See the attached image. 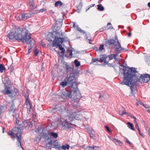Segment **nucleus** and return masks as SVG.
Masks as SVG:
<instances>
[{
  "mask_svg": "<svg viewBox=\"0 0 150 150\" xmlns=\"http://www.w3.org/2000/svg\"><path fill=\"white\" fill-rule=\"evenodd\" d=\"M9 40H16L18 42H26L27 44L32 45L33 40L29 33L28 30L24 28L16 26L13 28L12 32H10L8 35Z\"/></svg>",
  "mask_w": 150,
  "mask_h": 150,
  "instance_id": "obj_1",
  "label": "nucleus"
},
{
  "mask_svg": "<svg viewBox=\"0 0 150 150\" xmlns=\"http://www.w3.org/2000/svg\"><path fill=\"white\" fill-rule=\"evenodd\" d=\"M71 77L67 76L64 81L60 82V85L63 88L68 86V87L71 88L74 96L76 97L77 98H81V94L78 88L77 80L74 79L73 76Z\"/></svg>",
  "mask_w": 150,
  "mask_h": 150,
  "instance_id": "obj_2",
  "label": "nucleus"
},
{
  "mask_svg": "<svg viewBox=\"0 0 150 150\" xmlns=\"http://www.w3.org/2000/svg\"><path fill=\"white\" fill-rule=\"evenodd\" d=\"M23 128L21 125H19L17 126V127H16L13 128L12 130H10L7 132L8 135H10L11 138L13 139L16 137L17 138L18 142L17 145L19 147L23 148L21 142V136L22 130Z\"/></svg>",
  "mask_w": 150,
  "mask_h": 150,
  "instance_id": "obj_3",
  "label": "nucleus"
},
{
  "mask_svg": "<svg viewBox=\"0 0 150 150\" xmlns=\"http://www.w3.org/2000/svg\"><path fill=\"white\" fill-rule=\"evenodd\" d=\"M105 42V46L109 47L110 46H113V47L116 49H118L119 52L121 53L122 51H126L127 50H125V48L121 46L120 42H119L118 37L116 35H115L114 37L110 39H106Z\"/></svg>",
  "mask_w": 150,
  "mask_h": 150,
  "instance_id": "obj_4",
  "label": "nucleus"
},
{
  "mask_svg": "<svg viewBox=\"0 0 150 150\" xmlns=\"http://www.w3.org/2000/svg\"><path fill=\"white\" fill-rule=\"evenodd\" d=\"M67 112L68 115H70V116L66 119H61L60 124L63 127H64V128H67L69 129L75 128L76 125L74 124L75 122H74L73 115L71 114V110H69L68 109Z\"/></svg>",
  "mask_w": 150,
  "mask_h": 150,
  "instance_id": "obj_5",
  "label": "nucleus"
},
{
  "mask_svg": "<svg viewBox=\"0 0 150 150\" xmlns=\"http://www.w3.org/2000/svg\"><path fill=\"white\" fill-rule=\"evenodd\" d=\"M55 25L52 28V31L49 33L46 38V40L49 42L47 46L50 47H56V22L54 23Z\"/></svg>",
  "mask_w": 150,
  "mask_h": 150,
  "instance_id": "obj_6",
  "label": "nucleus"
},
{
  "mask_svg": "<svg viewBox=\"0 0 150 150\" xmlns=\"http://www.w3.org/2000/svg\"><path fill=\"white\" fill-rule=\"evenodd\" d=\"M64 69L67 72V75L68 77H74V79H77L80 74L79 71L76 69H74V66L72 65L69 64L67 62H65Z\"/></svg>",
  "mask_w": 150,
  "mask_h": 150,
  "instance_id": "obj_7",
  "label": "nucleus"
},
{
  "mask_svg": "<svg viewBox=\"0 0 150 150\" xmlns=\"http://www.w3.org/2000/svg\"><path fill=\"white\" fill-rule=\"evenodd\" d=\"M137 68H134L133 69L135 70L134 73H132V74L133 76H132V81L135 82V83L137 85L141 83L144 82L145 81V79L147 78V76H149L148 74L147 73H145L143 74H141V76H139L140 74L138 73V72L136 70Z\"/></svg>",
  "mask_w": 150,
  "mask_h": 150,
  "instance_id": "obj_8",
  "label": "nucleus"
},
{
  "mask_svg": "<svg viewBox=\"0 0 150 150\" xmlns=\"http://www.w3.org/2000/svg\"><path fill=\"white\" fill-rule=\"evenodd\" d=\"M120 66L123 67V69H122L119 67V69L121 71L122 70L123 71V74L124 78L123 79L122 81H125L126 79L130 78L132 76H133L132 73H135V70L133 69L134 68V67H125V66L122 64H120Z\"/></svg>",
  "mask_w": 150,
  "mask_h": 150,
  "instance_id": "obj_9",
  "label": "nucleus"
},
{
  "mask_svg": "<svg viewBox=\"0 0 150 150\" xmlns=\"http://www.w3.org/2000/svg\"><path fill=\"white\" fill-rule=\"evenodd\" d=\"M132 77L126 79L125 81H123L120 83L122 85H126L130 87L131 89V93L132 94L130 95V96H133L135 97V95L136 93L137 90L135 89L134 88L135 86H137V85L135 83V82L132 81Z\"/></svg>",
  "mask_w": 150,
  "mask_h": 150,
  "instance_id": "obj_10",
  "label": "nucleus"
},
{
  "mask_svg": "<svg viewBox=\"0 0 150 150\" xmlns=\"http://www.w3.org/2000/svg\"><path fill=\"white\" fill-rule=\"evenodd\" d=\"M47 133H44V131L40 135L45 139V141L47 143V146L49 147L56 148V141L52 139L51 136L49 134L48 132Z\"/></svg>",
  "mask_w": 150,
  "mask_h": 150,
  "instance_id": "obj_11",
  "label": "nucleus"
},
{
  "mask_svg": "<svg viewBox=\"0 0 150 150\" xmlns=\"http://www.w3.org/2000/svg\"><path fill=\"white\" fill-rule=\"evenodd\" d=\"M18 109L16 107L14 103H12L10 104V106L8 110V113L9 115L14 117L17 115Z\"/></svg>",
  "mask_w": 150,
  "mask_h": 150,
  "instance_id": "obj_12",
  "label": "nucleus"
},
{
  "mask_svg": "<svg viewBox=\"0 0 150 150\" xmlns=\"http://www.w3.org/2000/svg\"><path fill=\"white\" fill-rule=\"evenodd\" d=\"M71 90H65L61 93V97L64 99H71L72 94Z\"/></svg>",
  "mask_w": 150,
  "mask_h": 150,
  "instance_id": "obj_13",
  "label": "nucleus"
},
{
  "mask_svg": "<svg viewBox=\"0 0 150 150\" xmlns=\"http://www.w3.org/2000/svg\"><path fill=\"white\" fill-rule=\"evenodd\" d=\"M59 21L57 20V36L60 37L63 35L60 28L62 26V19H59Z\"/></svg>",
  "mask_w": 150,
  "mask_h": 150,
  "instance_id": "obj_14",
  "label": "nucleus"
},
{
  "mask_svg": "<svg viewBox=\"0 0 150 150\" xmlns=\"http://www.w3.org/2000/svg\"><path fill=\"white\" fill-rule=\"evenodd\" d=\"M65 106L61 104H57V113L61 114L63 112L65 111Z\"/></svg>",
  "mask_w": 150,
  "mask_h": 150,
  "instance_id": "obj_15",
  "label": "nucleus"
},
{
  "mask_svg": "<svg viewBox=\"0 0 150 150\" xmlns=\"http://www.w3.org/2000/svg\"><path fill=\"white\" fill-rule=\"evenodd\" d=\"M13 120H15V121H16V126L17 127V126L19 125H21L23 127V128L25 127H26V126H25L24 125L25 124L27 125L28 124V122H22V123H21V122H20V121L18 119L17 116H14L13 117Z\"/></svg>",
  "mask_w": 150,
  "mask_h": 150,
  "instance_id": "obj_16",
  "label": "nucleus"
},
{
  "mask_svg": "<svg viewBox=\"0 0 150 150\" xmlns=\"http://www.w3.org/2000/svg\"><path fill=\"white\" fill-rule=\"evenodd\" d=\"M44 128L41 127V125L37 126L35 127V132L38 134L39 135H40L43 133V132L45 131Z\"/></svg>",
  "mask_w": 150,
  "mask_h": 150,
  "instance_id": "obj_17",
  "label": "nucleus"
},
{
  "mask_svg": "<svg viewBox=\"0 0 150 150\" xmlns=\"http://www.w3.org/2000/svg\"><path fill=\"white\" fill-rule=\"evenodd\" d=\"M23 21L26 20L31 18V14L28 13H21Z\"/></svg>",
  "mask_w": 150,
  "mask_h": 150,
  "instance_id": "obj_18",
  "label": "nucleus"
},
{
  "mask_svg": "<svg viewBox=\"0 0 150 150\" xmlns=\"http://www.w3.org/2000/svg\"><path fill=\"white\" fill-rule=\"evenodd\" d=\"M100 94L99 98L100 100L103 101L107 100L108 96L106 95L103 93L102 92L100 93Z\"/></svg>",
  "mask_w": 150,
  "mask_h": 150,
  "instance_id": "obj_19",
  "label": "nucleus"
},
{
  "mask_svg": "<svg viewBox=\"0 0 150 150\" xmlns=\"http://www.w3.org/2000/svg\"><path fill=\"white\" fill-rule=\"evenodd\" d=\"M100 58L99 59V62L101 63L104 62L105 60H106L107 57L106 56L105 54H101L100 55Z\"/></svg>",
  "mask_w": 150,
  "mask_h": 150,
  "instance_id": "obj_20",
  "label": "nucleus"
},
{
  "mask_svg": "<svg viewBox=\"0 0 150 150\" xmlns=\"http://www.w3.org/2000/svg\"><path fill=\"white\" fill-rule=\"evenodd\" d=\"M109 138L112 141L114 142L116 145H118L120 144H122V142L121 141L115 138H112L111 137H110Z\"/></svg>",
  "mask_w": 150,
  "mask_h": 150,
  "instance_id": "obj_21",
  "label": "nucleus"
},
{
  "mask_svg": "<svg viewBox=\"0 0 150 150\" xmlns=\"http://www.w3.org/2000/svg\"><path fill=\"white\" fill-rule=\"evenodd\" d=\"M9 88L7 86L5 85V89L4 91H3L5 95L6 94H10L11 93V91L9 89Z\"/></svg>",
  "mask_w": 150,
  "mask_h": 150,
  "instance_id": "obj_22",
  "label": "nucleus"
},
{
  "mask_svg": "<svg viewBox=\"0 0 150 150\" xmlns=\"http://www.w3.org/2000/svg\"><path fill=\"white\" fill-rule=\"evenodd\" d=\"M65 40V38L64 37H59L57 36V44H61Z\"/></svg>",
  "mask_w": 150,
  "mask_h": 150,
  "instance_id": "obj_23",
  "label": "nucleus"
},
{
  "mask_svg": "<svg viewBox=\"0 0 150 150\" xmlns=\"http://www.w3.org/2000/svg\"><path fill=\"white\" fill-rule=\"evenodd\" d=\"M58 47L59 50L61 51V53L62 54H64L65 52V50L64 48L62 47L61 44H57V47Z\"/></svg>",
  "mask_w": 150,
  "mask_h": 150,
  "instance_id": "obj_24",
  "label": "nucleus"
},
{
  "mask_svg": "<svg viewBox=\"0 0 150 150\" xmlns=\"http://www.w3.org/2000/svg\"><path fill=\"white\" fill-rule=\"evenodd\" d=\"M65 4L63 3L61 1H57V8H58L59 7V8H62L64 6Z\"/></svg>",
  "mask_w": 150,
  "mask_h": 150,
  "instance_id": "obj_25",
  "label": "nucleus"
},
{
  "mask_svg": "<svg viewBox=\"0 0 150 150\" xmlns=\"http://www.w3.org/2000/svg\"><path fill=\"white\" fill-rule=\"evenodd\" d=\"M127 127L129 128L133 131L135 130V129L134 127L133 124L132 123L130 122H128L127 123Z\"/></svg>",
  "mask_w": 150,
  "mask_h": 150,
  "instance_id": "obj_26",
  "label": "nucleus"
},
{
  "mask_svg": "<svg viewBox=\"0 0 150 150\" xmlns=\"http://www.w3.org/2000/svg\"><path fill=\"white\" fill-rule=\"evenodd\" d=\"M50 110L52 113L53 114H55L56 112V105L50 108Z\"/></svg>",
  "mask_w": 150,
  "mask_h": 150,
  "instance_id": "obj_27",
  "label": "nucleus"
},
{
  "mask_svg": "<svg viewBox=\"0 0 150 150\" xmlns=\"http://www.w3.org/2000/svg\"><path fill=\"white\" fill-rule=\"evenodd\" d=\"M99 147L98 146H89L87 147L84 149L85 150H94L95 148Z\"/></svg>",
  "mask_w": 150,
  "mask_h": 150,
  "instance_id": "obj_28",
  "label": "nucleus"
},
{
  "mask_svg": "<svg viewBox=\"0 0 150 150\" xmlns=\"http://www.w3.org/2000/svg\"><path fill=\"white\" fill-rule=\"evenodd\" d=\"M97 9L100 11H102L104 10V8L102 6L101 4H100L97 5Z\"/></svg>",
  "mask_w": 150,
  "mask_h": 150,
  "instance_id": "obj_29",
  "label": "nucleus"
},
{
  "mask_svg": "<svg viewBox=\"0 0 150 150\" xmlns=\"http://www.w3.org/2000/svg\"><path fill=\"white\" fill-rule=\"evenodd\" d=\"M29 5L31 7L33 8V9L35 8L34 0H29Z\"/></svg>",
  "mask_w": 150,
  "mask_h": 150,
  "instance_id": "obj_30",
  "label": "nucleus"
},
{
  "mask_svg": "<svg viewBox=\"0 0 150 150\" xmlns=\"http://www.w3.org/2000/svg\"><path fill=\"white\" fill-rule=\"evenodd\" d=\"M10 98L11 99L12 103H14V100L15 99V95L13 93H12L9 96Z\"/></svg>",
  "mask_w": 150,
  "mask_h": 150,
  "instance_id": "obj_31",
  "label": "nucleus"
},
{
  "mask_svg": "<svg viewBox=\"0 0 150 150\" xmlns=\"http://www.w3.org/2000/svg\"><path fill=\"white\" fill-rule=\"evenodd\" d=\"M26 105V108L27 109V112L29 114L30 112V110L31 108V106L30 104H25Z\"/></svg>",
  "mask_w": 150,
  "mask_h": 150,
  "instance_id": "obj_32",
  "label": "nucleus"
},
{
  "mask_svg": "<svg viewBox=\"0 0 150 150\" xmlns=\"http://www.w3.org/2000/svg\"><path fill=\"white\" fill-rule=\"evenodd\" d=\"M71 114L73 115V117L74 118V120L75 119L76 120H79V119L80 118V117H79V116L78 114L76 115V112H71Z\"/></svg>",
  "mask_w": 150,
  "mask_h": 150,
  "instance_id": "obj_33",
  "label": "nucleus"
},
{
  "mask_svg": "<svg viewBox=\"0 0 150 150\" xmlns=\"http://www.w3.org/2000/svg\"><path fill=\"white\" fill-rule=\"evenodd\" d=\"M62 148L64 150H65L67 149H69L70 148V146L68 144H65V145H62Z\"/></svg>",
  "mask_w": 150,
  "mask_h": 150,
  "instance_id": "obj_34",
  "label": "nucleus"
},
{
  "mask_svg": "<svg viewBox=\"0 0 150 150\" xmlns=\"http://www.w3.org/2000/svg\"><path fill=\"white\" fill-rule=\"evenodd\" d=\"M119 50H118V49H116L115 48L114 51V52L115 54H113V56L114 57H117L118 56V54L120 53V51L119 52Z\"/></svg>",
  "mask_w": 150,
  "mask_h": 150,
  "instance_id": "obj_35",
  "label": "nucleus"
},
{
  "mask_svg": "<svg viewBox=\"0 0 150 150\" xmlns=\"http://www.w3.org/2000/svg\"><path fill=\"white\" fill-rule=\"evenodd\" d=\"M16 18L17 20L18 21H23L21 14V15L20 14H17L16 16Z\"/></svg>",
  "mask_w": 150,
  "mask_h": 150,
  "instance_id": "obj_36",
  "label": "nucleus"
},
{
  "mask_svg": "<svg viewBox=\"0 0 150 150\" xmlns=\"http://www.w3.org/2000/svg\"><path fill=\"white\" fill-rule=\"evenodd\" d=\"M74 63L75 64V66L76 67H79L81 64L80 62L77 59L74 60Z\"/></svg>",
  "mask_w": 150,
  "mask_h": 150,
  "instance_id": "obj_37",
  "label": "nucleus"
},
{
  "mask_svg": "<svg viewBox=\"0 0 150 150\" xmlns=\"http://www.w3.org/2000/svg\"><path fill=\"white\" fill-rule=\"evenodd\" d=\"M5 69L4 66L2 64H0V71L1 73H2L4 70Z\"/></svg>",
  "mask_w": 150,
  "mask_h": 150,
  "instance_id": "obj_38",
  "label": "nucleus"
},
{
  "mask_svg": "<svg viewBox=\"0 0 150 150\" xmlns=\"http://www.w3.org/2000/svg\"><path fill=\"white\" fill-rule=\"evenodd\" d=\"M79 101H74L72 104V105L75 108H77L79 104Z\"/></svg>",
  "mask_w": 150,
  "mask_h": 150,
  "instance_id": "obj_39",
  "label": "nucleus"
},
{
  "mask_svg": "<svg viewBox=\"0 0 150 150\" xmlns=\"http://www.w3.org/2000/svg\"><path fill=\"white\" fill-rule=\"evenodd\" d=\"M73 27L74 28H75V27L76 28V29L78 30L79 31H81V29L77 25H76L75 23V22H73Z\"/></svg>",
  "mask_w": 150,
  "mask_h": 150,
  "instance_id": "obj_40",
  "label": "nucleus"
},
{
  "mask_svg": "<svg viewBox=\"0 0 150 150\" xmlns=\"http://www.w3.org/2000/svg\"><path fill=\"white\" fill-rule=\"evenodd\" d=\"M97 61L99 62V59L98 58H92L91 60V62L90 63V64H91L92 63H94L96 62Z\"/></svg>",
  "mask_w": 150,
  "mask_h": 150,
  "instance_id": "obj_41",
  "label": "nucleus"
},
{
  "mask_svg": "<svg viewBox=\"0 0 150 150\" xmlns=\"http://www.w3.org/2000/svg\"><path fill=\"white\" fill-rule=\"evenodd\" d=\"M24 97L26 99L25 102V104L30 103L29 101V100H28V96L27 95H25V96Z\"/></svg>",
  "mask_w": 150,
  "mask_h": 150,
  "instance_id": "obj_42",
  "label": "nucleus"
},
{
  "mask_svg": "<svg viewBox=\"0 0 150 150\" xmlns=\"http://www.w3.org/2000/svg\"><path fill=\"white\" fill-rule=\"evenodd\" d=\"M24 97L26 99L25 102V104L30 103L29 101V100H28V96L27 95H25V96Z\"/></svg>",
  "mask_w": 150,
  "mask_h": 150,
  "instance_id": "obj_43",
  "label": "nucleus"
},
{
  "mask_svg": "<svg viewBox=\"0 0 150 150\" xmlns=\"http://www.w3.org/2000/svg\"><path fill=\"white\" fill-rule=\"evenodd\" d=\"M106 56L107 57H108L109 60H111L114 58V57L113 56V54H111L110 55H106Z\"/></svg>",
  "mask_w": 150,
  "mask_h": 150,
  "instance_id": "obj_44",
  "label": "nucleus"
},
{
  "mask_svg": "<svg viewBox=\"0 0 150 150\" xmlns=\"http://www.w3.org/2000/svg\"><path fill=\"white\" fill-rule=\"evenodd\" d=\"M86 40H88V41H89L88 42V43L90 44H92V43H91V37L90 36H86Z\"/></svg>",
  "mask_w": 150,
  "mask_h": 150,
  "instance_id": "obj_45",
  "label": "nucleus"
},
{
  "mask_svg": "<svg viewBox=\"0 0 150 150\" xmlns=\"http://www.w3.org/2000/svg\"><path fill=\"white\" fill-rule=\"evenodd\" d=\"M104 45H105V44H101L100 45V47L99 48V50L100 51H102L104 49Z\"/></svg>",
  "mask_w": 150,
  "mask_h": 150,
  "instance_id": "obj_46",
  "label": "nucleus"
},
{
  "mask_svg": "<svg viewBox=\"0 0 150 150\" xmlns=\"http://www.w3.org/2000/svg\"><path fill=\"white\" fill-rule=\"evenodd\" d=\"M105 29V28H101L100 29L98 30L96 32V34H97L98 33H100L102 31H103Z\"/></svg>",
  "mask_w": 150,
  "mask_h": 150,
  "instance_id": "obj_47",
  "label": "nucleus"
},
{
  "mask_svg": "<svg viewBox=\"0 0 150 150\" xmlns=\"http://www.w3.org/2000/svg\"><path fill=\"white\" fill-rule=\"evenodd\" d=\"M105 128L106 129L107 131L108 132H109H109H110V133H111L112 132V131L110 129L109 127L107 125H105Z\"/></svg>",
  "mask_w": 150,
  "mask_h": 150,
  "instance_id": "obj_48",
  "label": "nucleus"
},
{
  "mask_svg": "<svg viewBox=\"0 0 150 150\" xmlns=\"http://www.w3.org/2000/svg\"><path fill=\"white\" fill-rule=\"evenodd\" d=\"M51 76L52 77V81L54 80L55 77H54V71H52L51 72Z\"/></svg>",
  "mask_w": 150,
  "mask_h": 150,
  "instance_id": "obj_49",
  "label": "nucleus"
},
{
  "mask_svg": "<svg viewBox=\"0 0 150 150\" xmlns=\"http://www.w3.org/2000/svg\"><path fill=\"white\" fill-rule=\"evenodd\" d=\"M50 136L54 137L55 138H56V133L52 132L50 133Z\"/></svg>",
  "mask_w": 150,
  "mask_h": 150,
  "instance_id": "obj_50",
  "label": "nucleus"
},
{
  "mask_svg": "<svg viewBox=\"0 0 150 150\" xmlns=\"http://www.w3.org/2000/svg\"><path fill=\"white\" fill-rule=\"evenodd\" d=\"M44 62H42L41 63V64H40V67H41L40 71H43L44 70Z\"/></svg>",
  "mask_w": 150,
  "mask_h": 150,
  "instance_id": "obj_51",
  "label": "nucleus"
},
{
  "mask_svg": "<svg viewBox=\"0 0 150 150\" xmlns=\"http://www.w3.org/2000/svg\"><path fill=\"white\" fill-rule=\"evenodd\" d=\"M33 46V45L32 46H30L28 47V54H29L32 51V46Z\"/></svg>",
  "mask_w": 150,
  "mask_h": 150,
  "instance_id": "obj_52",
  "label": "nucleus"
},
{
  "mask_svg": "<svg viewBox=\"0 0 150 150\" xmlns=\"http://www.w3.org/2000/svg\"><path fill=\"white\" fill-rule=\"evenodd\" d=\"M4 108V107L3 106H1L0 107V118H1V115Z\"/></svg>",
  "mask_w": 150,
  "mask_h": 150,
  "instance_id": "obj_53",
  "label": "nucleus"
},
{
  "mask_svg": "<svg viewBox=\"0 0 150 150\" xmlns=\"http://www.w3.org/2000/svg\"><path fill=\"white\" fill-rule=\"evenodd\" d=\"M58 142H57V149H58L59 150H62V146H60L59 145H58Z\"/></svg>",
  "mask_w": 150,
  "mask_h": 150,
  "instance_id": "obj_54",
  "label": "nucleus"
},
{
  "mask_svg": "<svg viewBox=\"0 0 150 150\" xmlns=\"http://www.w3.org/2000/svg\"><path fill=\"white\" fill-rule=\"evenodd\" d=\"M39 52V51L37 49H35L34 51V54L35 56H37Z\"/></svg>",
  "mask_w": 150,
  "mask_h": 150,
  "instance_id": "obj_55",
  "label": "nucleus"
},
{
  "mask_svg": "<svg viewBox=\"0 0 150 150\" xmlns=\"http://www.w3.org/2000/svg\"><path fill=\"white\" fill-rule=\"evenodd\" d=\"M38 10H36L35 11L33 12L32 13H29L31 14V17L32 16L37 13H38Z\"/></svg>",
  "mask_w": 150,
  "mask_h": 150,
  "instance_id": "obj_56",
  "label": "nucleus"
},
{
  "mask_svg": "<svg viewBox=\"0 0 150 150\" xmlns=\"http://www.w3.org/2000/svg\"><path fill=\"white\" fill-rule=\"evenodd\" d=\"M58 54H59V56L63 58L64 56V54H60L61 53V52H59V51L57 52Z\"/></svg>",
  "mask_w": 150,
  "mask_h": 150,
  "instance_id": "obj_57",
  "label": "nucleus"
},
{
  "mask_svg": "<svg viewBox=\"0 0 150 150\" xmlns=\"http://www.w3.org/2000/svg\"><path fill=\"white\" fill-rule=\"evenodd\" d=\"M126 142L129 144L130 145H131L132 144V143H131L127 138H126Z\"/></svg>",
  "mask_w": 150,
  "mask_h": 150,
  "instance_id": "obj_58",
  "label": "nucleus"
},
{
  "mask_svg": "<svg viewBox=\"0 0 150 150\" xmlns=\"http://www.w3.org/2000/svg\"><path fill=\"white\" fill-rule=\"evenodd\" d=\"M95 5L94 4H93L90 5V7L86 10V12L88 10H89L90 8L93 7L95 6Z\"/></svg>",
  "mask_w": 150,
  "mask_h": 150,
  "instance_id": "obj_59",
  "label": "nucleus"
},
{
  "mask_svg": "<svg viewBox=\"0 0 150 150\" xmlns=\"http://www.w3.org/2000/svg\"><path fill=\"white\" fill-rule=\"evenodd\" d=\"M138 131L139 132V134L140 135H141L142 137H144V136L143 133H141V132L140 130H139H139Z\"/></svg>",
  "mask_w": 150,
  "mask_h": 150,
  "instance_id": "obj_60",
  "label": "nucleus"
},
{
  "mask_svg": "<svg viewBox=\"0 0 150 150\" xmlns=\"http://www.w3.org/2000/svg\"><path fill=\"white\" fill-rule=\"evenodd\" d=\"M81 33H82L83 34H85V36H87V34L86 33V32L83 30H81V31H80Z\"/></svg>",
  "mask_w": 150,
  "mask_h": 150,
  "instance_id": "obj_61",
  "label": "nucleus"
},
{
  "mask_svg": "<svg viewBox=\"0 0 150 150\" xmlns=\"http://www.w3.org/2000/svg\"><path fill=\"white\" fill-rule=\"evenodd\" d=\"M122 113L120 114V115L122 116L124 114H127V113L126 112L124 111H122Z\"/></svg>",
  "mask_w": 150,
  "mask_h": 150,
  "instance_id": "obj_62",
  "label": "nucleus"
},
{
  "mask_svg": "<svg viewBox=\"0 0 150 150\" xmlns=\"http://www.w3.org/2000/svg\"><path fill=\"white\" fill-rule=\"evenodd\" d=\"M135 127L138 131H139V130H140V129L139 128L138 124H136L135 125Z\"/></svg>",
  "mask_w": 150,
  "mask_h": 150,
  "instance_id": "obj_63",
  "label": "nucleus"
},
{
  "mask_svg": "<svg viewBox=\"0 0 150 150\" xmlns=\"http://www.w3.org/2000/svg\"><path fill=\"white\" fill-rule=\"evenodd\" d=\"M90 137L91 138H92L93 136L94 135L93 133H92L91 131V133H89Z\"/></svg>",
  "mask_w": 150,
  "mask_h": 150,
  "instance_id": "obj_64",
  "label": "nucleus"
}]
</instances>
